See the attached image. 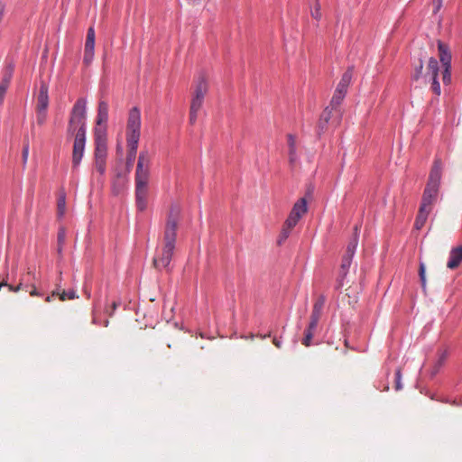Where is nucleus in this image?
<instances>
[{
    "label": "nucleus",
    "mask_w": 462,
    "mask_h": 462,
    "mask_svg": "<svg viewBox=\"0 0 462 462\" xmlns=\"http://www.w3.org/2000/svg\"><path fill=\"white\" fill-rule=\"evenodd\" d=\"M69 132H75L73 151H72V167L77 168L84 155L86 144V126L85 123L79 118H71L69 125Z\"/></svg>",
    "instance_id": "3"
},
{
    "label": "nucleus",
    "mask_w": 462,
    "mask_h": 462,
    "mask_svg": "<svg viewBox=\"0 0 462 462\" xmlns=\"http://www.w3.org/2000/svg\"><path fill=\"white\" fill-rule=\"evenodd\" d=\"M287 141H288V147L292 148L296 147V138L293 134H288L287 135Z\"/></svg>",
    "instance_id": "37"
},
{
    "label": "nucleus",
    "mask_w": 462,
    "mask_h": 462,
    "mask_svg": "<svg viewBox=\"0 0 462 462\" xmlns=\"http://www.w3.org/2000/svg\"><path fill=\"white\" fill-rule=\"evenodd\" d=\"M351 262L352 260H349V257H343L342 258V262H341V265H340V270H339V274H338V278H337V288H340L342 287L344 284H343V280L344 278L346 277L347 272H348V269L351 265Z\"/></svg>",
    "instance_id": "17"
},
{
    "label": "nucleus",
    "mask_w": 462,
    "mask_h": 462,
    "mask_svg": "<svg viewBox=\"0 0 462 462\" xmlns=\"http://www.w3.org/2000/svg\"><path fill=\"white\" fill-rule=\"evenodd\" d=\"M414 72L411 75L413 80H418L422 76L423 60L421 58H418L413 61Z\"/></svg>",
    "instance_id": "22"
},
{
    "label": "nucleus",
    "mask_w": 462,
    "mask_h": 462,
    "mask_svg": "<svg viewBox=\"0 0 462 462\" xmlns=\"http://www.w3.org/2000/svg\"><path fill=\"white\" fill-rule=\"evenodd\" d=\"M106 117H98L95 129V143L106 142V129L103 127V124L106 123Z\"/></svg>",
    "instance_id": "16"
},
{
    "label": "nucleus",
    "mask_w": 462,
    "mask_h": 462,
    "mask_svg": "<svg viewBox=\"0 0 462 462\" xmlns=\"http://www.w3.org/2000/svg\"><path fill=\"white\" fill-rule=\"evenodd\" d=\"M358 227H355V236L354 238L348 243L346 249H348V252L355 253L356 248L357 246V241H358V236H357Z\"/></svg>",
    "instance_id": "28"
},
{
    "label": "nucleus",
    "mask_w": 462,
    "mask_h": 462,
    "mask_svg": "<svg viewBox=\"0 0 462 462\" xmlns=\"http://www.w3.org/2000/svg\"><path fill=\"white\" fill-rule=\"evenodd\" d=\"M49 105L48 86L42 83L37 95L36 109L39 114L44 113Z\"/></svg>",
    "instance_id": "11"
},
{
    "label": "nucleus",
    "mask_w": 462,
    "mask_h": 462,
    "mask_svg": "<svg viewBox=\"0 0 462 462\" xmlns=\"http://www.w3.org/2000/svg\"><path fill=\"white\" fill-rule=\"evenodd\" d=\"M47 301H50L51 300V297L48 296L47 299H46Z\"/></svg>",
    "instance_id": "46"
},
{
    "label": "nucleus",
    "mask_w": 462,
    "mask_h": 462,
    "mask_svg": "<svg viewBox=\"0 0 462 462\" xmlns=\"http://www.w3.org/2000/svg\"><path fill=\"white\" fill-rule=\"evenodd\" d=\"M462 263V245L454 247L449 253V260L447 263V267L449 269H456Z\"/></svg>",
    "instance_id": "13"
},
{
    "label": "nucleus",
    "mask_w": 462,
    "mask_h": 462,
    "mask_svg": "<svg viewBox=\"0 0 462 462\" xmlns=\"http://www.w3.org/2000/svg\"><path fill=\"white\" fill-rule=\"evenodd\" d=\"M419 275H420V278L421 285H422L423 288H425V286H426V277H425V266H424L423 263H420V265Z\"/></svg>",
    "instance_id": "33"
},
{
    "label": "nucleus",
    "mask_w": 462,
    "mask_h": 462,
    "mask_svg": "<svg viewBox=\"0 0 462 462\" xmlns=\"http://www.w3.org/2000/svg\"><path fill=\"white\" fill-rule=\"evenodd\" d=\"M401 370L398 369L395 373V381H396V383H395V389L396 390H401L402 389V384H401Z\"/></svg>",
    "instance_id": "36"
},
{
    "label": "nucleus",
    "mask_w": 462,
    "mask_h": 462,
    "mask_svg": "<svg viewBox=\"0 0 462 462\" xmlns=\"http://www.w3.org/2000/svg\"><path fill=\"white\" fill-rule=\"evenodd\" d=\"M204 99L192 97L190 104L189 116H196L200 109Z\"/></svg>",
    "instance_id": "26"
},
{
    "label": "nucleus",
    "mask_w": 462,
    "mask_h": 462,
    "mask_svg": "<svg viewBox=\"0 0 462 462\" xmlns=\"http://www.w3.org/2000/svg\"><path fill=\"white\" fill-rule=\"evenodd\" d=\"M326 299L323 295L319 296L313 305V310L310 315L311 327L318 326L319 320L321 317L322 310L325 305Z\"/></svg>",
    "instance_id": "12"
},
{
    "label": "nucleus",
    "mask_w": 462,
    "mask_h": 462,
    "mask_svg": "<svg viewBox=\"0 0 462 462\" xmlns=\"http://www.w3.org/2000/svg\"><path fill=\"white\" fill-rule=\"evenodd\" d=\"M441 161L439 159H436L422 195L421 207L431 208V205L436 201L441 180Z\"/></svg>",
    "instance_id": "4"
},
{
    "label": "nucleus",
    "mask_w": 462,
    "mask_h": 462,
    "mask_svg": "<svg viewBox=\"0 0 462 462\" xmlns=\"http://www.w3.org/2000/svg\"><path fill=\"white\" fill-rule=\"evenodd\" d=\"M273 345H274L276 347H278V348H281V347H282V342H281V340H280V339H278V338L274 337V338L273 339Z\"/></svg>",
    "instance_id": "40"
},
{
    "label": "nucleus",
    "mask_w": 462,
    "mask_h": 462,
    "mask_svg": "<svg viewBox=\"0 0 462 462\" xmlns=\"http://www.w3.org/2000/svg\"><path fill=\"white\" fill-rule=\"evenodd\" d=\"M107 114H108L107 103L105 101H99L97 116H107Z\"/></svg>",
    "instance_id": "30"
},
{
    "label": "nucleus",
    "mask_w": 462,
    "mask_h": 462,
    "mask_svg": "<svg viewBox=\"0 0 462 462\" xmlns=\"http://www.w3.org/2000/svg\"><path fill=\"white\" fill-rule=\"evenodd\" d=\"M438 359L433 366L432 369V375H435L440 367L443 365V364L446 362L448 356V351L447 349H440L438 351Z\"/></svg>",
    "instance_id": "21"
},
{
    "label": "nucleus",
    "mask_w": 462,
    "mask_h": 462,
    "mask_svg": "<svg viewBox=\"0 0 462 462\" xmlns=\"http://www.w3.org/2000/svg\"><path fill=\"white\" fill-rule=\"evenodd\" d=\"M150 163L151 156L148 151H142L138 157L135 171V200L136 207L140 211H143L147 207Z\"/></svg>",
    "instance_id": "2"
},
{
    "label": "nucleus",
    "mask_w": 462,
    "mask_h": 462,
    "mask_svg": "<svg viewBox=\"0 0 462 462\" xmlns=\"http://www.w3.org/2000/svg\"><path fill=\"white\" fill-rule=\"evenodd\" d=\"M431 211V208L420 207L417 217L415 219L414 227L418 230L421 229L428 218L429 214Z\"/></svg>",
    "instance_id": "15"
},
{
    "label": "nucleus",
    "mask_w": 462,
    "mask_h": 462,
    "mask_svg": "<svg viewBox=\"0 0 462 462\" xmlns=\"http://www.w3.org/2000/svg\"><path fill=\"white\" fill-rule=\"evenodd\" d=\"M57 241H58V254H61L62 253V249H63V245L65 244V241H66V229L65 227H60L59 228V231H58V236H57Z\"/></svg>",
    "instance_id": "25"
},
{
    "label": "nucleus",
    "mask_w": 462,
    "mask_h": 462,
    "mask_svg": "<svg viewBox=\"0 0 462 462\" xmlns=\"http://www.w3.org/2000/svg\"><path fill=\"white\" fill-rule=\"evenodd\" d=\"M95 168L103 175L106 171V159L95 158Z\"/></svg>",
    "instance_id": "29"
},
{
    "label": "nucleus",
    "mask_w": 462,
    "mask_h": 462,
    "mask_svg": "<svg viewBox=\"0 0 462 462\" xmlns=\"http://www.w3.org/2000/svg\"><path fill=\"white\" fill-rule=\"evenodd\" d=\"M14 64L13 62L7 63L4 69L3 78L1 79L0 84L9 87L14 75Z\"/></svg>",
    "instance_id": "19"
},
{
    "label": "nucleus",
    "mask_w": 462,
    "mask_h": 462,
    "mask_svg": "<svg viewBox=\"0 0 462 462\" xmlns=\"http://www.w3.org/2000/svg\"><path fill=\"white\" fill-rule=\"evenodd\" d=\"M95 52V30L93 26H90L87 32V38L84 49L83 63L86 67H88L93 59Z\"/></svg>",
    "instance_id": "10"
},
{
    "label": "nucleus",
    "mask_w": 462,
    "mask_h": 462,
    "mask_svg": "<svg viewBox=\"0 0 462 462\" xmlns=\"http://www.w3.org/2000/svg\"><path fill=\"white\" fill-rule=\"evenodd\" d=\"M354 73V66H349L346 70L343 73L333 97L330 101V105L326 107L325 112L331 114L332 111L337 112V108L341 105L344 100L347 88L351 83Z\"/></svg>",
    "instance_id": "7"
},
{
    "label": "nucleus",
    "mask_w": 462,
    "mask_h": 462,
    "mask_svg": "<svg viewBox=\"0 0 462 462\" xmlns=\"http://www.w3.org/2000/svg\"><path fill=\"white\" fill-rule=\"evenodd\" d=\"M431 1H432V5H433L432 13L434 14H437L442 7L443 0H431Z\"/></svg>",
    "instance_id": "34"
},
{
    "label": "nucleus",
    "mask_w": 462,
    "mask_h": 462,
    "mask_svg": "<svg viewBox=\"0 0 462 462\" xmlns=\"http://www.w3.org/2000/svg\"><path fill=\"white\" fill-rule=\"evenodd\" d=\"M308 204L305 198L299 199L293 205L287 219L285 220L282 228L281 230L278 243L282 244L285 241L291 230L298 224L299 220L307 213Z\"/></svg>",
    "instance_id": "6"
},
{
    "label": "nucleus",
    "mask_w": 462,
    "mask_h": 462,
    "mask_svg": "<svg viewBox=\"0 0 462 462\" xmlns=\"http://www.w3.org/2000/svg\"><path fill=\"white\" fill-rule=\"evenodd\" d=\"M439 69V68L438 60L435 58L431 57L428 62L427 73L425 74V78H429V81L431 84L430 88L432 92L437 96H439L441 92L440 84L438 80Z\"/></svg>",
    "instance_id": "9"
},
{
    "label": "nucleus",
    "mask_w": 462,
    "mask_h": 462,
    "mask_svg": "<svg viewBox=\"0 0 462 462\" xmlns=\"http://www.w3.org/2000/svg\"><path fill=\"white\" fill-rule=\"evenodd\" d=\"M208 89V82L204 77H199L194 89L193 97L204 99Z\"/></svg>",
    "instance_id": "14"
},
{
    "label": "nucleus",
    "mask_w": 462,
    "mask_h": 462,
    "mask_svg": "<svg viewBox=\"0 0 462 462\" xmlns=\"http://www.w3.org/2000/svg\"><path fill=\"white\" fill-rule=\"evenodd\" d=\"M87 99L79 97L74 104L70 116H85L86 114Z\"/></svg>",
    "instance_id": "20"
},
{
    "label": "nucleus",
    "mask_w": 462,
    "mask_h": 462,
    "mask_svg": "<svg viewBox=\"0 0 462 462\" xmlns=\"http://www.w3.org/2000/svg\"><path fill=\"white\" fill-rule=\"evenodd\" d=\"M30 295L31 296H37L38 295V291H37L35 287H33V289L30 291Z\"/></svg>",
    "instance_id": "42"
},
{
    "label": "nucleus",
    "mask_w": 462,
    "mask_h": 462,
    "mask_svg": "<svg viewBox=\"0 0 462 462\" xmlns=\"http://www.w3.org/2000/svg\"><path fill=\"white\" fill-rule=\"evenodd\" d=\"M299 161L297 147L289 148V163L293 167Z\"/></svg>",
    "instance_id": "27"
},
{
    "label": "nucleus",
    "mask_w": 462,
    "mask_h": 462,
    "mask_svg": "<svg viewBox=\"0 0 462 462\" xmlns=\"http://www.w3.org/2000/svg\"><path fill=\"white\" fill-rule=\"evenodd\" d=\"M315 2H316V4H315L314 10L311 11V16L315 20L319 21L321 18L320 5L319 3V0H315Z\"/></svg>",
    "instance_id": "31"
},
{
    "label": "nucleus",
    "mask_w": 462,
    "mask_h": 462,
    "mask_svg": "<svg viewBox=\"0 0 462 462\" xmlns=\"http://www.w3.org/2000/svg\"><path fill=\"white\" fill-rule=\"evenodd\" d=\"M354 254H355V253H350V252H348V249H346V254H344L343 257H349V260H352Z\"/></svg>",
    "instance_id": "41"
},
{
    "label": "nucleus",
    "mask_w": 462,
    "mask_h": 462,
    "mask_svg": "<svg viewBox=\"0 0 462 462\" xmlns=\"http://www.w3.org/2000/svg\"><path fill=\"white\" fill-rule=\"evenodd\" d=\"M8 88H9L8 86L0 84V106H2L4 103L5 97L7 92Z\"/></svg>",
    "instance_id": "35"
},
{
    "label": "nucleus",
    "mask_w": 462,
    "mask_h": 462,
    "mask_svg": "<svg viewBox=\"0 0 462 462\" xmlns=\"http://www.w3.org/2000/svg\"><path fill=\"white\" fill-rule=\"evenodd\" d=\"M266 337H270V334L268 335H263V336H261L262 338H265Z\"/></svg>",
    "instance_id": "45"
},
{
    "label": "nucleus",
    "mask_w": 462,
    "mask_h": 462,
    "mask_svg": "<svg viewBox=\"0 0 462 462\" xmlns=\"http://www.w3.org/2000/svg\"><path fill=\"white\" fill-rule=\"evenodd\" d=\"M117 307H118V303L114 301L112 303V310L115 311L117 309Z\"/></svg>",
    "instance_id": "44"
},
{
    "label": "nucleus",
    "mask_w": 462,
    "mask_h": 462,
    "mask_svg": "<svg viewBox=\"0 0 462 462\" xmlns=\"http://www.w3.org/2000/svg\"><path fill=\"white\" fill-rule=\"evenodd\" d=\"M28 155H29V144L26 143L23 146V162H26Z\"/></svg>",
    "instance_id": "38"
},
{
    "label": "nucleus",
    "mask_w": 462,
    "mask_h": 462,
    "mask_svg": "<svg viewBox=\"0 0 462 462\" xmlns=\"http://www.w3.org/2000/svg\"><path fill=\"white\" fill-rule=\"evenodd\" d=\"M438 51L439 60L442 63V81L444 85H448L451 82V52L448 44L438 42Z\"/></svg>",
    "instance_id": "8"
},
{
    "label": "nucleus",
    "mask_w": 462,
    "mask_h": 462,
    "mask_svg": "<svg viewBox=\"0 0 462 462\" xmlns=\"http://www.w3.org/2000/svg\"><path fill=\"white\" fill-rule=\"evenodd\" d=\"M317 326L311 327V323L309 324L307 329L304 332V337L302 338V344L305 346H310Z\"/></svg>",
    "instance_id": "24"
},
{
    "label": "nucleus",
    "mask_w": 462,
    "mask_h": 462,
    "mask_svg": "<svg viewBox=\"0 0 462 462\" xmlns=\"http://www.w3.org/2000/svg\"><path fill=\"white\" fill-rule=\"evenodd\" d=\"M75 298H76V292L74 291H69L68 292L63 291L60 295V300H73Z\"/></svg>",
    "instance_id": "32"
},
{
    "label": "nucleus",
    "mask_w": 462,
    "mask_h": 462,
    "mask_svg": "<svg viewBox=\"0 0 462 462\" xmlns=\"http://www.w3.org/2000/svg\"><path fill=\"white\" fill-rule=\"evenodd\" d=\"M140 117H130L126 129V141L128 147V152L126 157V168L128 171H130L131 168L133 167L135 159L138 148V142L140 139Z\"/></svg>",
    "instance_id": "5"
},
{
    "label": "nucleus",
    "mask_w": 462,
    "mask_h": 462,
    "mask_svg": "<svg viewBox=\"0 0 462 462\" xmlns=\"http://www.w3.org/2000/svg\"><path fill=\"white\" fill-rule=\"evenodd\" d=\"M66 213V192L63 189H60L58 193L57 199V215L59 217H62Z\"/></svg>",
    "instance_id": "18"
},
{
    "label": "nucleus",
    "mask_w": 462,
    "mask_h": 462,
    "mask_svg": "<svg viewBox=\"0 0 462 462\" xmlns=\"http://www.w3.org/2000/svg\"><path fill=\"white\" fill-rule=\"evenodd\" d=\"M40 125L42 124V119H39V122H38Z\"/></svg>",
    "instance_id": "47"
},
{
    "label": "nucleus",
    "mask_w": 462,
    "mask_h": 462,
    "mask_svg": "<svg viewBox=\"0 0 462 462\" xmlns=\"http://www.w3.org/2000/svg\"><path fill=\"white\" fill-rule=\"evenodd\" d=\"M95 158L106 159V142L95 143Z\"/></svg>",
    "instance_id": "23"
},
{
    "label": "nucleus",
    "mask_w": 462,
    "mask_h": 462,
    "mask_svg": "<svg viewBox=\"0 0 462 462\" xmlns=\"http://www.w3.org/2000/svg\"><path fill=\"white\" fill-rule=\"evenodd\" d=\"M180 215V208L178 206H171L166 220L163 246L161 253L153 259V265L156 269L167 268L171 261L175 248Z\"/></svg>",
    "instance_id": "1"
},
{
    "label": "nucleus",
    "mask_w": 462,
    "mask_h": 462,
    "mask_svg": "<svg viewBox=\"0 0 462 462\" xmlns=\"http://www.w3.org/2000/svg\"><path fill=\"white\" fill-rule=\"evenodd\" d=\"M140 114H141L140 109L137 106H134L129 111V115L128 116H140Z\"/></svg>",
    "instance_id": "39"
},
{
    "label": "nucleus",
    "mask_w": 462,
    "mask_h": 462,
    "mask_svg": "<svg viewBox=\"0 0 462 462\" xmlns=\"http://www.w3.org/2000/svg\"><path fill=\"white\" fill-rule=\"evenodd\" d=\"M328 122L327 117L324 118V120H320L319 126L323 128L325 124Z\"/></svg>",
    "instance_id": "43"
}]
</instances>
